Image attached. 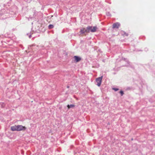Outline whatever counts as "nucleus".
<instances>
[{
	"instance_id": "f257e3e1",
	"label": "nucleus",
	"mask_w": 155,
	"mask_h": 155,
	"mask_svg": "<svg viewBox=\"0 0 155 155\" xmlns=\"http://www.w3.org/2000/svg\"><path fill=\"white\" fill-rule=\"evenodd\" d=\"M87 30L88 33L91 31L92 32H94L96 31V30L97 29V26H88L87 27Z\"/></svg>"
},
{
	"instance_id": "f03ea898",
	"label": "nucleus",
	"mask_w": 155,
	"mask_h": 155,
	"mask_svg": "<svg viewBox=\"0 0 155 155\" xmlns=\"http://www.w3.org/2000/svg\"><path fill=\"white\" fill-rule=\"evenodd\" d=\"M103 77V76H101L96 79V81L97 83L96 85L98 87H100L101 86Z\"/></svg>"
},
{
	"instance_id": "7ed1b4c3",
	"label": "nucleus",
	"mask_w": 155,
	"mask_h": 155,
	"mask_svg": "<svg viewBox=\"0 0 155 155\" xmlns=\"http://www.w3.org/2000/svg\"><path fill=\"white\" fill-rule=\"evenodd\" d=\"M17 128V131L24 130H25L26 129V128L25 127L21 125H18Z\"/></svg>"
},
{
	"instance_id": "20e7f679",
	"label": "nucleus",
	"mask_w": 155,
	"mask_h": 155,
	"mask_svg": "<svg viewBox=\"0 0 155 155\" xmlns=\"http://www.w3.org/2000/svg\"><path fill=\"white\" fill-rule=\"evenodd\" d=\"M120 24L118 22L114 23L112 25V28H118L120 26Z\"/></svg>"
},
{
	"instance_id": "39448f33",
	"label": "nucleus",
	"mask_w": 155,
	"mask_h": 155,
	"mask_svg": "<svg viewBox=\"0 0 155 155\" xmlns=\"http://www.w3.org/2000/svg\"><path fill=\"white\" fill-rule=\"evenodd\" d=\"M80 32L81 33L80 34H84L85 32L88 33L87 30V28L86 29L85 28H83L80 30Z\"/></svg>"
},
{
	"instance_id": "423d86ee",
	"label": "nucleus",
	"mask_w": 155,
	"mask_h": 155,
	"mask_svg": "<svg viewBox=\"0 0 155 155\" xmlns=\"http://www.w3.org/2000/svg\"><path fill=\"white\" fill-rule=\"evenodd\" d=\"M74 61L76 62H78L81 60V58L77 56H74Z\"/></svg>"
},
{
	"instance_id": "0eeeda50",
	"label": "nucleus",
	"mask_w": 155,
	"mask_h": 155,
	"mask_svg": "<svg viewBox=\"0 0 155 155\" xmlns=\"http://www.w3.org/2000/svg\"><path fill=\"white\" fill-rule=\"evenodd\" d=\"M17 125H15L12 126L11 127V130L12 131H17Z\"/></svg>"
},
{
	"instance_id": "6e6552de",
	"label": "nucleus",
	"mask_w": 155,
	"mask_h": 155,
	"mask_svg": "<svg viewBox=\"0 0 155 155\" xmlns=\"http://www.w3.org/2000/svg\"><path fill=\"white\" fill-rule=\"evenodd\" d=\"M75 106V105L74 104H68L67 106V107H68V108L69 109L70 108H73Z\"/></svg>"
},
{
	"instance_id": "1a4fd4ad",
	"label": "nucleus",
	"mask_w": 155,
	"mask_h": 155,
	"mask_svg": "<svg viewBox=\"0 0 155 155\" xmlns=\"http://www.w3.org/2000/svg\"><path fill=\"white\" fill-rule=\"evenodd\" d=\"M122 35H125L126 36H127L128 35V34L127 33H126L125 31H122Z\"/></svg>"
},
{
	"instance_id": "9d476101",
	"label": "nucleus",
	"mask_w": 155,
	"mask_h": 155,
	"mask_svg": "<svg viewBox=\"0 0 155 155\" xmlns=\"http://www.w3.org/2000/svg\"><path fill=\"white\" fill-rule=\"evenodd\" d=\"M5 104L4 103L2 102L0 103V106L2 108H4L5 107Z\"/></svg>"
},
{
	"instance_id": "9b49d317",
	"label": "nucleus",
	"mask_w": 155,
	"mask_h": 155,
	"mask_svg": "<svg viewBox=\"0 0 155 155\" xmlns=\"http://www.w3.org/2000/svg\"><path fill=\"white\" fill-rule=\"evenodd\" d=\"M134 88L132 87H127L126 89V90H134Z\"/></svg>"
},
{
	"instance_id": "f8f14e48",
	"label": "nucleus",
	"mask_w": 155,
	"mask_h": 155,
	"mask_svg": "<svg viewBox=\"0 0 155 155\" xmlns=\"http://www.w3.org/2000/svg\"><path fill=\"white\" fill-rule=\"evenodd\" d=\"M54 26L53 25L50 24V25H49L48 27V28L49 29H52V28H54Z\"/></svg>"
},
{
	"instance_id": "ddd939ff",
	"label": "nucleus",
	"mask_w": 155,
	"mask_h": 155,
	"mask_svg": "<svg viewBox=\"0 0 155 155\" xmlns=\"http://www.w3.org/2000/svg\"><path fill=\"white\" fill-rule=\"evenodd\" d=\"M121 60H122L126 62H127V63L129 62V61L127 59L124 58H122Z\"/></svg>"
},
{
	"instance_id": "4468645a",
	"label": "nucleus",
	"mask_w": 155,
	"mask_h": 155,
	"mask_svg": "<svg viewBox=\"0 0 155 155\" xmlns=\"http://www.w3.org/2000/svg\"><path fill=\"white\" fill-rule=\"evenodd\" d=\"M106 15L107 16H111V15L109 12H107L106 13Z\"/></svg>"
},
{
	"instance_id": "2eb2a0df",
	"label": "nucleus",
	"mask_w": 155,
	"mask_h": 155,
	"mask_svg": "<svg viewBox=\"0 0 155 155\" xmlns=\"http://www.w3.org/2000/svg\"><path fill=\"white\" fill-rule=\"evenodd\" d=\"M119 93L120 94L121 96H122L124 95V91H122V90H121L119 92Z\"/></svg>"
},
{
	"instance_id": "dca6fc26",
	"label": "nucleus",
	"mask_w": 155,
	"mask_h": 155,
	"mask_svg": "<svg viewBox=\"0 0 155 155\" xmlns=\"http://www.w3.org/2000/svg\"><path fill=\"white\" fill-rule=\"evenodd\" d=\"M112 89L114 90L115 91H116L119 90L118 88H113Z\"/></svg>"
},
{
	"instance_id": "f3484780",
	"label": "nucleus",
	"mask_w": 155,
	"mask_h": 155,
	"mask_svg": "<svg viewBox=\"0 0 155 155\" xmlns=\"http://www.w3.org/2000/svg\"><path fill=\"white\" fill-rule=\"evenodd\" d=\"M35 44H33V45H31L30 46L31 47H33V46H35Z\"/></svg>"
},
{
	"instance_id": "a211bd4d",
	"label": "nucleus",
	"mask_w": 155,
	"mask_h": 155,
	"mask_svg": "<svg viewBox=\"0 0 155 155\" xmlns=\"http://www.w3.org/2000/svg\"><path fill=\"white\" fill-rule=\"evenodd\" d=\"M29 38H31V35H30L29 36Z\"/></svg>"
},
{
	"instance_id": "6ab92c4d",
	"label": "nucleus",
	"mask_w": 155,
	"mask_h": 155,
	"mask_svg": "<svg viewBox=\"0 0 155 155\" xmlns=\"http://www.w3.org/2000/svg\"><path fill=\"white\" fill-rule=\"evenodd\" d=\"M67 87L68 88H69V86H67Z\"/></svg>"
}]
</instances>
